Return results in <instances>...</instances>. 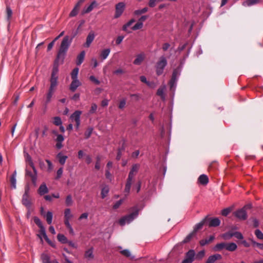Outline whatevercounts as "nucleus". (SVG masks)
I'll use <instances>...</instances> for the list:
<instances>
[{
	"instance_id": "f257e3e1",
	"label": "nucleus",
	"mask_w": 263,
	"mask_h": 263,
	"mask_svg": "<svg viewBox=\"0 0 263 263\" xmlns=\"http://www.w3.org/2000/svg\"><path fill=\"white\" fill-rule=\"evenodd\" d=\"M74 37V35L71 37H69V36L66 35L64 37L60 47V49L57 55L58 60H61V61L63 62L64 59L65 54L67 52L69 47L71 43L72 42L73 38Z\"/></svg>"
},
{
	"instance_id": "f03ea898",
	"label": "nucleus",
	"mask_w": 263,
	"mask_h": 263,
	"mask_svg": "<svg viewBox=\"0 0 263 263\" xmlns=\"http://www.w3.org/2000/svg\"><path fill=\"white\" fill-rule=\"evenodd\" d=\"M29 165L32 168V171L29 170L28 167L26 168L25 176L26 177H29L30 178L32 184L34 186L36 185L37 180V170H36L33 162L31 160V157H29Z\"/></svg>"
},
{
	"instance_id": "7ed1b4c3",
	"label": "nucleus",
	"mask_w": 263,
	"mask_h": 263,
	"mask_svg": "<svg viewBox=\"0 0 263 263\" xmlns=\"http://www.w3.org/2000/svg\"><path fill=\"white\" fill-rule=\"evenodd\" d=\"M167 64V60L164 56H161L156 63V73L160 76L163 72V70Z\"/></svg>"
},
{
	"instance_id": "20e7f679",
	"label": "nucleus",
	"mask_w": 263,
	"mask_h": 263,
	"mask_svg": "<svg viewBox=\"0 0 263 263\" xmlns=\"http://www.w3.org/2000/svg\"><path fill=\"white\" fill-rule=\"evenodd\" d=\"M138 215V210H136L132 213L122 217L119 220V223L121 226H124L127 223L132 221Z\"/></svg>"
},
{
	"instance_id": "39448f33",
	"label": "nucleus",
	"mask_w": 263,
	"mask_h": 263,
	"mask_svg": "<svg viewBox=\"0 0 263 263\" xmlns=\"http://www.w3.org/2000/svg\"><path fill=\"white\" fill-rule=\"evenodd\" d=\"M29 187L27 186L25 188V193L23 195L22 202L27 208L29 209L31 205L30 197L29 195Z\"/></svg>"
},
{
	"instance_id": "423d86ee",
	"label": "nucleus",
	"mask_w": 263,
	"mask_h": 263,
	"mask_svg": "<svg viewBox=\"0 0 263 263\" xmlns=\"http://www.w3.org/2000/svg\"><path fill=\"white\" fill-rule=\"evenodd\" d=\"M234 215L235 217L240 220H244L247 218V214L245 210V207L237 210Z\"/></svg>"
},
{
	"instance_id": "0eeeda50",
	"label": "nucleus",
	"mask_w": 263,
	"mask_h": 263,
	"mask_svg": "<svg viewBox=\"0 0 263 263\" xmlns=\"http://www.w3.org/2000/svg\"><path fill=\"white\" fill-rule=\"evenodd\" d=\"M125 9V4L123 2H120L116 5V12L115 14V18L119 17Z\"/></svg>"
},
{
	"instance_id": "6e6552de",
	"label": "nucleus",
	"mask_w": 263,
	"mask_h": 263,
	"mask_svg": "<svg viewBox=\"0 0 263 263\" xmlns=\"http://www.w3.org/2000/svg\"><path fill=\"white\" fill-rule=\"evenodd\" d=\"M55 87L50 86L48 91L47 93L46 100L45 102V105L46 106L51 101V97L55 91Z\"/></svg>"
},
{
	"instance_id": "1a4fd4ad",
	"label": "nucleus",
	"mask_w": 263,
	"mask_h": 263,
	"mask_svg": "<svg viewBox=\"0 0 263 263\" xmlns=\"http://www.w3.org/2000/svg\"><path fill=\"white\" fill-rule=\"evenodd\" d=\"M208 220L209 221V226L210 227H216L220 225V220L218 218H212L208 219Z\"/></svg>"
},
{
	"instance_id": "9d476101",
	"label": "nucleus",
	"mask_w": 263,
	"mask_h": 263,
	"mask_svg": "<svg viewBox=\"0 0 263 263\" xmlns=\"http://www.w3.org/2000/svg\"><path fill=\"white\" fill-rule=\"evenodd\" d=\"M222 259V256L219 254H215L210 256L205 263H214L217 260Z\"/></svg>"
},
{
	"instance_id": "9b49d317",
	"label": "nucleus",
	"mask_w": 263,
	"mask_h": 263,
	"mask_svg": "<svg viewBox=\"0 0 263 263\" xmlns=\"http://www.w3.org/2000/svg\"><path fill=\"white\" fill-rule=\"evenodd\" d=\"M208 216H206L204 219H203L200 222L197 223L194 228L193 232L195 234L196 232L202 229L203 225L205 223V222L208 221Z\"/></svg>"
},
{
	"instance_id": "f8f14e48",
	"label": "nucleus",
	"mask_w": 263,
	"mask_h": 263,
	"mask_svg": "<svg viewBox=\"0 0 263 263\" xmlns=\"http://www.w3.org/2000/svg\"><path fill=\"white\" fill-rule=\"evenodd\" d=\"M95 37V32L93 31H90L86 37V42L85 43V46L86 47H89L90 46V44L93 41Z\"/></svg>"
},
{
	"instance_id": "ddd939ff",
	"label": "nucleus",
	"mask_w": 263,
	"mask_h": 263,
	"mask_svg": "<svg viewBox=\"0 0 263 263\" xmlns=\"http://www.w3.org/2000/svg\"><path fill=\"white\" fill-rule=\"evenodd\" d=\"M83 0H80L78 2V3L76 4V5L74 7V8L72 9V10L70 13V14H69L70 16L73 17V16H75L76 15H77V14H78V11L79 10V8H80L81 5L82 4V3H83Z\"/></svg>"
},
{
	"instance_id": "4468645a",
	"label": "nucleus",
	"mask_w": 263,
	"mask_h": 263,
	"mask_svg": "<svg viewBox=\"0 0 263 263\" xmlns=\"http://www.w3.org/2000/svg\"><path fill=\"white\" fill-rule=\"evenodd\" d=\"M81 85V83L79 80H72L71 84L70 85V90L74 92L77 89V88Z\"/></svg>"
},
{
	"instance_id": "2eb2a0df",
	"label": "nucleus",
	"mask_w": 263,
	"mask_h": 263,
	"mask_svg": "<svg viewBox=\"0 0 263 263\" xmlns=\"http://www.w3.org/2000/svg\"><path fill=\"white\" fill-rule=\"evenodd\" d=\"M195 252L193 250H190L185 253V258L193 262L195 259Z\"/></svg>"
},
{
	"instance_id": "dca6fc26",
	"label": "nucleus",
	"mask_w": 263,
	"mask_h": 263,
	"mask_svg": "<svg viewBox=\"0 0 263 263\" xmlns=\"http://www.w3.org/2000/svg\"><path fill=\"white\" fill-rule=\"evenodd\" d=\"M49 190L45 183H42L39 187L37 192L41 195L42 196L45 194L48 193Z\"/></svg>"
},
{
	"instance_id": "f3484780",
	"label": "nucleus",
	"mask_w": 263,
	"mask_h": 263,
	"mask_svg": "<svg viewBox=\"0 0 263 263\" xmlns=\"http://www.w3.org/2000/svg\"><path fill=\"white\" fill-rule=\"evenodd\" d=\"M41 258L43 263H57V262H58L55 260L51 261L50 259L49 256L45 253L42 254Z\"/></svg>"
},
{
	"instance_id": "a211bd4d",
	"label": "nucleus",
	"mask_w": 263,
	"mask_h": 263,
	"mask_svg": "<svg viewBox=\"0 0 263 263\" xmlns=\"http://www.w3.org/2000/svg\"><path fill=\"white\" fill-rule=\"evenodd\" d=\"M145 58L144 53H140L137 55L136 58L134 61L133 63L135 65H139L143 62Z\"/></svg>"
},
{
	"instance_id": "6ab92c4d",
	"label": "nucleus",
	"mask_w": 263,
	"mask_h": 263,
	"mask_svg": "<svg viewBox=\"0 0 263 263\" xmlns=\"http://www.w3.org/2000/svg\"><path fill=\"white\" fill-rule=\"evenodd\" d=\"M228 242H221L216 245L214 247V250L216 251H220L222 249H225L227 250V246Z\"/></svg>"
},
{
	"instance_id": "aec40b11",
	"label": "nucleus",
	"mask_w": 263,
	"mask_h": 263,
	"mask_svg": "<svg viewBox=\"0 0 263 263\" xmlns=\"http://www.w3.org/2000/svg\"><path fill=\"white\" fill-rule=\"evenodd\" d=\"M133 182V181L129 180L127 179L126 180V182L125 184V187L124 189V193L125 196L128 195V194L129 193Z\"/></svg>"
},
{
	"instance_id": "412c9836",
	"label": "nucleus",
	"mask_w": 263,
	"mask_h": 263,
	"mask_svg": "<svg viewBox=\"0 0 263 263\" xmlns=\"http://www.w3.org/2000/svg\"><path fill=\"white\" fill-rule=\"evenodd\" d=\"M61 60H58V58L55 59L53 67L52 68V75H58V66H59V62Z\"/></svg>"
},
{
	"instance_id": "4be33fe9",
	"label": "nucleus",
	"mask_w": 263,
	"mask_h": 263,
	"mask_svg": "<svg viewBox=\"0 0 263 263\" xmlns=\"http://www.w3.org/2000/svg\"><path fill=\"white\" fill-rule=\"evenodd\" d=\"M198 181L202 185H206L209 182V178L205 175H201L198 178Z\"/></svg>"
},
{
	"instance_id": "5701e85b",
	"label": "nucleus",
	"mask_w": 263,
	"mask_h": 263,
	"mask_svg": "<svg viewBox=\"0 0 263 263\" xmlns=\"http://www.w3.org/2000/svg\"><path fill=\"white\" fill-rule=\"evenodd\" d=\"M85 52L84 51H82L77 57V65H80L83 62Z\"/></svg>"
},
{
	"instance_id": "b1692460",
	"label": "nucleus",
	"mask_w": 263,
	"mask_h": 263,
	"mask_svg": "<svg viewBox=\"0 0 263 263\" xmlns=\"http://www.w3.org/2000/svg\"><path fill=\"white\" fill-rule=\"evenodd\" d=\"M58 78V75H52L51 74L50 80V86L56 88V87L57 86V84H58V81H57Z\"/></svg>"
},
{
	"instance_id": "393cba45",
	"label": "nucleus",
	"mask_w": 263,
	"mask_h": 263,
	"mask_svg": "<svg viewBox=\"0 0 263 263\" xmlns=\"http://www.w3.org/2000/svg\"><path fill=\"white\" fill-rule=\"evenodd\" d=\"M57 158L58 159L59 163L61 165H64L65 163L66 160L68 157L66 156L63 155L61 153H59L57 155Z\"/></svg>"
},
{
	"instance_id": "a878e982",
	"label": "nucleus",
	"mask_w": 263,
	"mask_h": 263,
	"mask_svg": "<svg viewBox=\"0 0 263 263\" xmlns=\"http://www.w3.org/2000/svg\"><path fill=\"white\" fill-rule=\"evenodd\" d=\"M215 239L214 235H211L210 238L208 239H204L200 241V245L201 246H205L208 243L211 242Z\"/></svg>"
},
{
	"instance_id": "bb28decb",
	"label": "nucleus",
	"mask_w": 263,
	"mask_h": 263,
	"mask_svg": "<svg viewBox=\"0 0 263 263\" xmlns=\"http://www.w3.org/2000/svg\"><path fill=\"white\" fill-rule=\"evenodd\" d=\"M82 112L79 110L75 111L71 116V118L74 119L75 121H80V116Z\"/></svg>"
},
{
	"instance_id": "cd10ccee",
	"label": "nucleus",
	"mask_w": 263,
	"mask_h": 263,
	"mask_svg": "<svg viewBox=\"0 0 263 263\" xmlns=\"http://www.w3.org/2000/svg\"><path fill=\"white\" fill-rule=\"evenodd\" d=\"M237 248V246L234 242L228 243L227 250L231 252L234 251Z\"/></svg>"
},
{
	"instance_id": "c85d7f7f",
	"label": "nucleus",
	"mask_w": 263,
	"mask_h": 263,
	"mask_svg": "<svg viewBox=\"0 0 263 263\" xmlns=\"http://www.w3.org/2000/svg\"><path fill=\"white\" fill-rule=\"evenodd\" d=\"M110 52V50L109 48L105 49L103 50L100 54V57L102 60L106 59L108 56L109 53Z\"/></svg>"
},
{
	"instance_id": "c756f323",
	"label": "nucleus",
	"mask_w": 263,
	"mask_h": 263,
	"mask_svg": "<svg viewBox=\"0 0 263 263\" xmlns=\"http://www.w3.org/2000/svg\"><path fill=\"white\" fill-rule=\"evenodd\" d=\"M70 209H66L64 211V219L70 220L72 217Z\"/></svg>"
},
{
	"instance_id": "7c9ffc66",
	"label": "nucleus",
	"mask_w": 263,
	"mask_h": 263,
	"mask_svg": "<svg viewBox=\"0 0 263 263\" xmlns=\"http://www.w3.org/2000/svg\"><path fill=\"white\" fill-rule=\"evenodd\" d=\"M16 174V171H15L14 172V173L13 174V175L11 176L10 180L11 185L12 186V187L14 189L16 188V178H15Z\"/></svg>"
},
{
	"instance_id": "2f4dec72",
	"label": "nucleus",
	"mask_w": 263,
	"mask_h": 263,
	"mask_svg": "<svg viewBox=\"0 0 263 263\" xmlns=\"http://www.w3.org/2000/svg\"><path fill=\"white\" fill-rule=\"evenodd\" d=\"M109 192V187L108 186L106 185L103 187L101 190V197L103 199L104 198Z\"/></svg>"
},
{
	"instance_id": "473e14b6",
	"label": "nucleus",
	"mask_w": 263,
	"mask_h": 263,
	"mask_svg": "<svg viewBox=\"0 0 263 263\" xmlns=\"http://www.w3.org/2000/svg\"><path fill=\"white\" fill-rule=\"evenodd\" d=\"M37 236L41 239V241H43L42 237L44 238L46 237V236H47L45 228L44 227L40 229L39 234H37Z\"/></svg>"
},
{
	"instance_id": "72a5a7b5",
	"label": "nucleus",
	"mask_w": 263,
	"mask_h": 263,
	"mask_svg": "<svg viewBox=\"0 0 263 263\" xmlns=\"http://www.w3.org/2000/svg\"><path fill=\"white\" fill-rule=\"evenodd\" d=\"M52 213L50 211H48L46 215V219L48 224H50L52 223Z\"/></svg>"
},
{
	"instance_id": "f704fd0d",
	"label": "nucleus",
	"mask_w": 263,
	"mask_h": 263,
	"mask_svg": "<svg viewBox=\"0 0 263 263\" xmlns=\"http://www.w3.org/2000/svg\"><path fill=\"white\" fill-rule=\"evenodd\" d=\"M79 68H74L72 72H71V79L72 80H78L77 77H78V72H79Z\"/></svg>"
},
{
	"instance_id": "c9c22d12",
	"label": "nucleus",
	"mask_w": 263,
	"mask_h": 263,
	"mask_svg": "<svg viewBox=\"0 0 263 263\" xmlns=\"http://www.w3.org/2000/svg\"><path fill=\"white\" fill-rule=\"evenodd\" d=\"M259 2V0H247L244 3L243 5H247L248 6H251L252 5L256 4Z\"/></svg>"
},
{
	"instance_id": "e433bc0d",
	"label": "nucleus",
	"mask_w": 263,
	"mask_h": 263,
	"mask_svg": "<svg viewBox=\"0 0 263 263\" xmlns=\"http://www.w3.org/2000/svg\"><path fill=\"white\" fill-rule=\"evenodd\" d=\"M57 239L60 242L63 243H65L67 242V238L63 234H59L58 235Z\"/></svg>"
},
{
	"instance_id": "4c0bfd02",
	"label": "nucleus",
	"mask_w": 263,
	"mask_h": 263,
	"mask_svg": "<svg viewBox=\"0 0 263 263\" xmlns=\"http://www.w3.org/2000/svg\"><path fill=\"white\" fill-rule=\"evenodd\" d=\"M196 234L192 232L190 234H189L182 241L183 243H187L192 239V238L195 236Z\"/></svg>"
},
{
	"instance_id": "58836bf2",
	"label": "nucleus",
	"mask_w": 263,
	"mask_h": 263,
	"mask_svg": "<svg viewBox=\"0 0 263 263\" xmlns=\"http://www.w3.org/2000/svg\"><path fill=\"white\" fill-rule=\"evenodd\" d=\"M204 255L205 251L204 250H201L199 251L196 255L195 254V259L200 260L204 257Z\"/></svg>"
},
{
	"instance_id": "ea45409f",
	"label": "nucleus",
	"mask_w": 263,
	"mask_h": 263,
	"mask_svg": "<svg viewBox=\"0 0 263 263\" xmlns=\"http://www.w3.org/2000/svg\"><path fill=\"white\" fill-rule=\"evenodd\" d=\"M140 167V165L139 164H135L132 166V169L130 170L129 173H132V174L134 175H136V173L138 171Z\"/></svg>"
},
{
	"instance_id": "a19ab883",
	"label": "nucleus",
	"mask_w": 263,
	"mask_h": 263,
	"mask_svg": "<svg viewBox=\"0 0 263 263\" xmlns=\"http://www.w3.org/2000/svg\"><path fill=\"white\" fill-rule=\"evenodd\" d=\"M164 87H160L157 91V95L160 96L162 100H164L165 99V96L164 95Z\"/></svg>"
},
{
	"instance_id": "79ce46f5",
	"label": "nucleus",
	"mask_w": 263,
	"mask_h": 263,
	"mask_svg": "<svg viewBox=\"0 0 263 263\" xmlns=\"http://www.w3.org/2000/svg\"><path fill=\"white\" fill-rule=\"evenodd\" d=\"M102 156L98 155L96 157V162L95 167L96 170H99L100 168V162L101 161Z\"/></svg>"
},
{
	"instance_id": "37998d69",
	"label": "nucleus",
	"mask_w": 263,
	"mask_h": 263,
	"mask_svg": "<svg viewBox=\"0 0 263 263\" xmlns=\"http://www.w3.org/2000/svg\"><path fill=\"white\" fill-rule=\"evenodd\" d=\"M147 11H148V8L144 7V8H143L141 10H135L134 11V13L136 15H139L146 13Z\"/></svg>"
},
{
	"instance_id": "c03bdc74",
	"label": "nucleus",
	"mask_w": 263,
	"mask_h": 263,
	"mask_svg": "<svg viewBox=\"0 0 263 263\" xmlns=\"http://www.w3.org/2000/svg\"><path fill=\"white\" fill-rule=\"evenodd\" d=\"M53 123L56 126L62 125V122L61 119L59 117H55L53 118Z\"/></svg>"
},
{
	"instance_id": "a18cd8bd",
	"label": "nucleus",
	"mask_w": 263,
	"mask_h": 263,
	"mask_svg": "<svg viewBox=\"0 0 263 263\" xmlns=\"http://www.w3.org/2000/svg\"><path fill=\"white\" fill-rule=\"evenodd\" d=\"M53 133L57 136L56 139L57 142H62L64 141V138L63 135L58 134L56 131H53Z\"/></svg>"
},
{
	"instance_id": "49530a36",
	"label": "nucleus",
	"mask_w": 263,
	"mask_h": 263,
	"mask_svg": "<svg viewBox=\"0 0 263 263\" xmlns=\"http://www.w3.org/2000/svg\"><path fill=\"white\" fill-rule=\"evenodd\" d=\"M34 223L39 227L40 229L44 228L42 221L37 217H34L33 218Z\"/></svg>"
},
{
	"instance_id": "de8ad7c7",
	"label": "nucleus",
	"mask_w": 263,
	"mask_h": 263,
	"mask_svg": "<svg viewBox=\"0 0 263 263\" xmlns=\"http://www.w3.org/2000/svg\"><path fill=\"white\" fill-rule=\"evenodd\" d=\"M73 203V200L72 199V197L71 195H68L66 198L65 200V204L67 206H70L72 205Z\"/></svg>"
},
{
	"instance_id": "09e8293b",
	"label": "nucleus",
	"mask_w": 263,
	"mask_h": 263,
	"mask_svg": "<svg viewBox=\"0 0 263 263\" xmlns=\"http://www.w3.org/2000/svg\"><path fill=\"white\" fill-rule=\"evenodd\" d=\"M126 103V99L125 98L122 99V100H120L119 102V104L118 105V108L120 109H123L125 107Z\"/></svg>"
},
{
	"instance_id": "8fccbe9b",
	"label": "nucleus",
	"mask_w": 263,
	"mask_h": 263,
	"mask_svg": "<svg viewBox=\"0 0 263 263\" xmlns=\"http://www.w3.org/2000/svg\"><path fill=\"white\" fill-rule=\"evenodd\" d=\"M93 128L92 127H88L85 132L84 135L86 139L89 138L92 132Z\"/></svg>"
},
{
	"instance_id": "3c124183",
	"label": "nucleus",
	"mask_w": 263,
	"mask_h": 263,
	"mask_svg": "<svg viewBox=\"0 0 263 263\" xmlns=\"http://www.w3.org/2000/svg\"><path fill=\"white\" fill-rule=\"evenodd\" d=\"M233 236V233L227 232L222 234V237L225 240H229Z\"/></svg>"
},
{
	"instance_id": "603ef678",
	"label": "nucleus",
	"mask_w": 263,
	"mask_h": 263,
	"mask_svg": "<svg viewBox=\"0 0 263 263\" xmlns=\"http://www.w3.org/2000/svg\"><path fill=\"white\" fill-rule=\"evenodd\" d=\"M124 150V143L122 145V146L121 148H119L118 149V153L116 157V159L117 160H119L121 157L122 156V151Z\"/></svg>"
},
{
	"instance_id": "864d4df0",
	"label": "nucleus",
	"mask_w": 263,
	"mask_h": 263,
	"mask_svg": "<svg viewBox=\"0 0 263 263\" xmlns=\"http://www.w3.org/2000/svg\"><path fill=\"white\" fill-rule=\"evenodd\" d=\"M256 236L259 239L263 240V233L258 229H257L254 232Z\"/></svg>"
},
{
	"instance_id": "5fc2aeb1",
	"label": "nucleus",
	"mask_w": 263,
	"mask_h": 263,
	"mask_svg": "<svg viewBox=\"0 0 263 263\" xmlns=\"http://www.w3.org/2000/svg\"><path fill=\"white\" fill-rule=\"evenodd\" d=\"M143 23L138 21V22L132 27L133 30H137L140 29L143 27Z\"/></svg>"
},
{
	"instance_id": "6e6d98bb",
	"label": "nucleus",
	"mask_w": 263,
	"mask_h": 263,
	"mask_svg": "<svg viewBox=\"0 0 263 263\" xmlns=\"http://www.w3.org/2000/svg\"><path fill=\"white\" fill-rule=\"evenodd\" d=\"M232 208H228L224 209L221 211V215L224 216H227L229 214V213L231 212Z\"/></svg>"
},
{
	"instance_id": "4d7b16f0",
	"label": "nucleus",
	"mask_w": 263,
	"mask_h": 263,
	"mask_svg": "<svg viewBox=\"0 0 263 263\" xmlns=\"http://www.w3.org/2000/svg\"><path fill=\"white\" fill-rule=\"evenodd\" d=\"M85 257L88 258H93V255L92 254V250L89 249L86 251L85 253Z\"/></svg>"
},
{
	"instance_id": "13d9d810",
	"label": "nucleus",
	"mask_w": 263,
	"mask_h": 263,
	"mask_svg": "<svg viewBox=\"0 0 263 263\" xmlns=\"http://www.w3.org/2000/svg\"><path fill=\"white\" fill-rule=\"evenodd\" d=\"M180 71L178 68H176L173 70L172 78L174 80H176L177 76L179 74Z\"/></svg>"
},
{
	"instance_id": "bf43d9fd",
	"label": "nucleus",
	"mask_w": 263,
	"mask_h": 263,
	"mask_svg": "<svg viewBox=\"0 0 263 263\" xmlns=\"http://www.w3.org/2000/svg\"><path fill=\"white\" fill-rule=\"evenodd\" d=\"M7 18L8 21L11 18L12 15V11L11 8L7 6L6 8Z\"/></svg>"
},
{
	"instance_id": "052dcab7",
	"label": "nucleus",
	"mask_w": 263,
	"mask_h": 263,
	"mask_svg": "<svg viewBox=\"0 0 263 263\" xmlns=\"http://www.w3.org/2000/svg\"><path fill=\"white\" fill-rule=\"evenodd\" d=\"M125 72L126 71H125V70L124 69H121V68H119V69L115 70L113 72V73L114 74L117 75V76H120L121 74L125 73Z\"/></svg>"
},
{
	"instance_id": "680f3d73",
	"label": "nucleus",
	"mask_w": 263,
	"mask_h": 263,
	"mask_svg": "<svg viewBox=\"0 0 263 263\" xmlns=\"http://www.w3.org/2000/svg\"><path fill=\"white\" fill-rule=\"evenodd\" d=\"M120 253L124 256L127 257H130L131 256V254L130 251L128 250L125 249L121 251Z\"/></svg>"
},
{
	"instance_id": "e2e57ef3",
	"label": "nucleus",
	"mask_w": 263,
	"mask_h": 263,
	"mask_svg": "<svg viewBox=\"0 0 263 263\" xmlns=\"http://www.w3.org/2000/svg\"><path fill=\"white\" fill-rule=\"evenodd\" d=\"M97 109V105L96 104L93 103L91 105V108L89 110V113L90 114H94L96 111Z\"/></svg>"
},
{
	"instance_id": "0e129e2a",
	"label": "nucleus",
	"mask_w": 263,
	"mask_h": 263,
	"mask_svg": "<svg viewBox=\"0 0 263 263\" xmlns=\"http://www.w3.org/2000/svg\"><path fill=\"white\" fill-rule=\"evenodd\" d=\"M233 236H235L236 238L238 239H242L243 238L241 233L238 232L233 233Z\"/></svg>"
},
{
	"instance_id": "69168bd1",
	"label": "nucleus",
	"mask_w": 263,
	"mask_h": 263,
	"mask_svg": "<svg viewBox=\"0 0 263 263\" xmlns=\"http://www.w3.org/2000/svg\"><path fill=\"white\" fill-rule=\"evenodd\" d=\"M89 79L91 81L93 82L97 85H99L100 83V81L97 79L93 76H91L89 78Z\"/></svg>"
},
{
	"instance_id": "338daca9",
	"label": "nucleus",
	"mask_w": 263,
	"mask_h": 263,
	"mask_svg": "<svg viewBox=\"0 0 263 263\" xmlns=\"http://www.w3.org/2000/svg\"><path fill=\"white\" fill-rule=\"evenodd\" d=\"M130 96L135 101H139L140 98V96L139 94H131Z\"/></svg>"
},
{
	"instance_id": "774afa93",
	"label": "nucleus",
	"mask_w": 263,
	"mask_h": 263,
	"mask_svg": "<svg viewBox=\"0 0 263 263\" xmlns=\"http://www.w3.org/2000/svg\"><path fill=\"white\" fill-rule=\"evenodd\" d=\"M252 242L254 246H256L260 249L263 250V243H259L256 242L253 240H252Z\"/></svg>"
}]
</instances>
